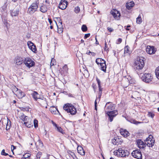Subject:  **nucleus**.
<instances>
[{
	"label": "nucleus",
	"instance_id": "f704fd0d",
	"mask_svg": "<svg viewBox=\"0 0 159 159\" xmlns=\"http://www.w3.org/2000/svg\"><path fill=\"white\" fill-rule=\"evenodd\" d=\"M81 30L83 32H85L87 30V27L85 25H83L81 27Z\"/></svg>",
	"mask_w": 159,
	"mask_h": 159
},
{
	"label": "nucleus",
	"instance_id": "c03bdc74",
	"mask_svg": "<svg viewBox=\"0 0 159 159\" xmlns=\"http://www.w3.org/2000/svg\"><path fill=\"white\" fill-rule=\"evenodd\" d=\"M34 125L35 128L38 127V121L37 120H34Z\"/></svg>",
	"mask_w": 159,
	"mask_h": 159
},
{
	"label": "nucleus",
	"instance_id": "4c0bfd02",
	"mask_svg": "<svg viewBox=\"0 0 159 159\" xmlns=\"http://www.w3.org/2000/svg\"><path fill=\"white\" fill-rule=\"evenodd\" d=\"M104 50L106 51L107 52H108L109 51V48L107 47V43L106 41H105V42Z\"/></svg>",
	"mask_w": 159,
	"mask_h": 159
},
{
	"label": "nucleus",
	"instance_id": "5fc2aeb1",
	"mask_svg": "<svg viewBox=\"0 0 159 159\" xmlns=\"http://www.w3.org/2000/svg\"><path fill=\"white\" fill-rule=\"evenodd\" d=\"M55 60V59H52L51 61V65H54V63L52 62V61H53V60Z\"/></svg>",
	"mask_w": 159,
	"mask_h": 159
},
{
	"label": "nucleus",
	"instance_id": "f8f14e48",
	"mask_svg": "<svg viewBox=\"0 0 159 159\" xmlns=\"http://www.w3.org/2000/svg\"><path fill=\"white\" fill-rule=\"evenodd\" d=\"M68 4V2L65 0H61L59 4V8L61 10H65Z\"/></svg>",
	"mask_w": 159,
	"mask_h": 159
},
{
	"label": "nucleus",
	"instance_id": "cd10ccee",
	"mask_svg": "<svg viewBox=\"0 0 159 159\" xmlns=\"http://www.w3.org/2000/svg\"><path fill=\"white\" fill-rule=\"evenodd\" d=\"M129 121L131 123H133L136 125H137L139 124H141L143 122H142L138 121L134 119H131L129 120Z\"/></svg>",
	"mask_w": 159,
	"mask_h": 159
},
{
	"label": "nucleus",
	"instance_id": "7c9ffc66",
	"mask_svg": "<svg viewBox=\"0 0 159 159\" xmlns=\"http://www.w3.org/2000/svg\"><path fill=\"white\" fill-rule=\"evenodd\" d=\"M142 20L141 16L139 15L136 19V22L139 24H140L142 23Z\"/></svg>",
	"mask_w": 159,
	"mask_h": 159
},
{
	"label": "nucleus",
	"instance_id": "4be33fe9",
	"mask_svg": "<svg viewBox=\"0 0 159 159\" xmlns=\"http://www.w3.org/2000/svg\"><path fill=\"white\" fill-rule=\"evenodd\" d=\"M129 154V153L128 151L123 150V151H122L121 153L120 154V156H121L122 157H128Z\"/></svg>",
	"mask_w": 159,
	"mask_h": 159
},
{
	"label": "nucleus",
	"instance_id": "79ce46f5",
	"mask_svg": "<svg viewBox=\"0 0 159 159\" xmlns=\"http://www.w3.org/2000/svg\"><path fill=\"white\" fill-rule=\"evenodd\" d=\"M96 80L98 83V86H101V81L97 77H96Z\"/></svg>",
	"mask_w": 159,
	"mask_h": 159
},
{
	"label": "nucleus",
	"instance_id": "8fccbe9b",
	"mask_svg": "<svg viewBox=\"0 0 159 159\" xmlns=\"http://www.w3.org/2000/svg\"><path fill=\"white\" fill-rule=\"evenodd\" d=\"M107 29L110 32H112L113 30L112 28H110L109 27H107Z\"/></svg>",
	"mask_w": 159,
	"mask_h": 159
},
{
	"label": "nucleus",
	"instance_id": "603ef678",
	"mask_svg": "<svg viewBox=\"0 0 159 159\" xmlns=\"http://www.w3.org/2000/svg\"><path fill=\"white\" fill-rule=\"evenodd\" d=\"M98 87L99 89V92H102V88H101V86H98Z\"/></svg>",
	"mask_w": 159,
	"mask_h": 159
},
{
	"label": "nucleus",
	"instance_id": "9d476101",
	"mask_svg": "<svg viewBox=\"0 0 159 159\" xmlns=\"http://www.w3.org/2000/svg\"><path fill=\"white\" fill-rule=\"evenodd\" d=\"M131 154L133 157L137 159H142V158L141 151L139 149H137L134 150Z\"/></svg>",
	"mask_w": 159,
	"mask_h": 159
},
{
	"label": "nucleus",
	"instance_id": "72a5a7b5",
	"mask_svg": "<svg viewBox=\"0 0 159 159\" xmlns=\"http://www.w3.org/2000/svg\"><path fill=\"white\" fill-rule=\"evenodd\" d=\"M148 116L149 117L153 118L155 116V114L152 112L149 111L148 112Z\"/></svg>",
	"mask_w": 159,
	"mask_h": 159
},
{
	"label": "nucleus",
	"instance_id": "f03ea898",
	"mask_svg": "<svg viewBox=\"0 0 159 159\" xmlns=\"http://www.w3.org/2000/svg\"><path fill=\"white\" fill-rule=\"evenodd\" d=\"M144 60L145 58L143 57H139L134 63V68L139 75H141L145 71V70L143 69L145 64Z\"/></svg>",
	"mask_w": 159,
	"mask_h": 159
},
{
	"label": "nucleus",
	"instance_id": "e2e57ef3",
	"mask_svg": "<svg viewBox=\"0 0 159 159\" xmlns=\"http://www.w3.org/2000/svg\"><path fill=\"white\" fill-rule=\"evenodd\" d=\"M27 155H26V154H25V155H24L23 156V157H26V158H28V156H27Z\"/></svg>",
	"mask_w": 159,
	"mask_h": 159
},
{
	"label": "nucleus",
	"instance_id": "c756f323",
	"mask_svg": "<svg viewBox=\"0 0 159 159\" xmlns=\"http://www.w3.org/2000/svg\"><path fill=\"white\" fill-rule=\"evenodd\" d=\"M68 154H66V156L67 157L68 156H69L70 155L73 158H74V157H75V155L74 152H71L70 151H69L67 152Z\"/></svg>",
	"mask_w": 159,
	"mask_h": 159
},
{
	"label": "nucleus",
	"instance_id": "6e6d98bb",
	"mask_svg": "<svg viewBox=\"0 0 159 159\" xmlns=\"http://www.w3.org/2000/svg\"><path fill=\"white\" fill-rule=\"evenodd\" d=\"M63 68L64 69H65V70H66V69L67 70V65H65L63 67Z\"/></svg>",
	"mask_w": 159,
	"mask_h": 159
},
{
	"label": "nucleus",
	"instance_id": "ea45409f",
	"mask_svg": "<svg viewBox=\"0 0 159 159\" xmlns=\"http://www.w3.org/2000/svg\"><path fill=\"white\" fill-rule=\"evenodd\" d=\"M42 153L41 152H39L36 155L37 159H39L41 156Z\"/></svg>",
	"mask_w": 159,
	"mask_h": 159
},
{
	"label": "nucleus",
	"instance_id": "37998d69",
	"mask_svg": "<svg viewBox=\"0 0 159 159\" xmlns=\"http://www.w3.org/2000/svg\"><path fill=\"white\" fill-rule=\"evenodd\" d=\"M118 143L116 141V139H112V143L114 145H116L117 143Z\"/></svg>",
	"mask_w": 159,
	"mask_h": 159
},
{
	"label": "nucleus",
	"instance_id": "4468645a",
	"mask_svg": "<svg viewBox=\"0 0 159 159\" xmlns=\"http://www.w3.org/2000/svg\"><path fill=\"white\" fill-rule=\"evenodd\" d=\"M136 143L138 147L140 149H143L146 146L145 143H144L141 139L137 140Z\"/></svg>",
	"mask_w": 159,
	"mask_h": 159
},
{
	"label": "nucleus",
	"instance_id": "c85d7f7f",
	"mask_svg": "<svg viewBox=\"0 0 159 159\" xmlns=\"http://www.w3.org/2000/svg\"><path fill=\"white\" fill-rule=\"evenodd\" d=\"M11 90L13 93L16 95V93H17L19 89L17 88L16 86H13L11 87Z\"/></svg>",
	"mask_w": 159,
	"mask_h": 159
},
{
	"label": "nucleus",
	"instance_id": "680f3d73",
	"mask_svg": "<svg viewBox=\"0 0 159 159\" xmlns=\"http://www.w3.org/2000/svg\"><path fill=\"white\" fill-rule=\"evenodd\" d=\"M91 55H92V56H95V55H96V54L94 52H92Z\"/></svg>",
	"mask_w": 159,
	"mask_h": 159
},
{
	"label": "nucleus",
	"instance_id": "0e129e2a",
	"mask_svg": "<svg viewBox=\"0 0 159 159\" xmlns=\"http://www.w3.org/2000/svg\"><path fill=\"white\" fill-rule=\"evenodd\" d=\"M26 155H27V156H28V157H30V154L29 153H26Z\"/></svg>",
	"mask_w": 159,
	"mask_h": 159
},
{
	"label": "nucleus",
	"instance_id": "ddd939ff",
	"mask_svg": "<svg viewBox=\"0 0 159 159\" xmlns=\"http://www.w3.org/2000/svg\"><path fill=\"white\" fill-rule=\"evenodd\" d=\"M27 45L29 48L31 50V51L36 53L37 52L36 48L35 45L31 41H28L27 42Z\"/></svg>",
	"mask_w": 159,
	"mask_h": 159
},
{
	"label": "nucleus",
	"instance_id": "7ed1b4c3",
	"mask_svg": "<svg viewBox=\"0 0 159 159\" xmlns=\"http://www.w3.org/2000/svg\"><path fill=\"white\" fill-rule=\"evenodd\" d=\"M63 109L72 115H75L76 113V109L72 104L66 103L63 107Z\"/></svg>",
	"mask_w": 159,
	"mask_h": 159
},
{
	"label": "nucleus",
	"instance_id": "bf43d9fd",
	"mask_svg": "<svg viewBox=\"0 0 159 159\" xmlns=\"http://www.w3.org/2000/svg\"><path fill=\"white\" fill-rule=\"evenodd\" d=\"M92 52H91L90 51H88V52H87L86 54L89 55H90V53L91 54Z\"/></svg>",
	"mask_w": 159,
	"mask_h": 159
},
{
	"label": "nucleus",
	"instance_id": "338daca9",
	"mask_svg": "<svg viewBox=\"0 0 159 159\" xmlns=\"http://www.w3.org/2000/svg\"><path fill=\"white\" fill-rule=\"evenodd\" d=\"M45 2L48 4L50 3L49 0H45Z\"/></svg>",
	"mask_w": 159,
	"mask_h": 159
},
{
	"label": "nucleus",
	"instance_id": "412c9836",
	"mask_svg": "<svg viewBox=\"0 0 159 159\" xmlns=\"http://www.w3.org/2000/svg\"><path fill=\"white\" fill-rule=\"evenodd\" d=\"M19 12V9H16L11 11V13L12 16H16L18 15Z\"/></svg>",
	"mask_w": 159,
	"mask_h": 159
},
{
	"label": "nucleus",
	"instance_id": "69168bd1",
	"mask_svg": "<svg viewBox=\"0 0 159 159\" xmlns=\"http://www.w3.org/2000/svg\"><path fill=\"white\" fill-rule=\"evenodd\" d=\"M21 159H30V158H26L24 157H22Z\"/></svg>",
	"mask_w": 159,
	"mask_h": 159
},
{
	"label": "nucleus",
	"instance_id": "473e14b6",
	"mask_svg": "<svg viewBox=\"0 0 159 159\" xmlns=\"http://www.w3.org/2000/svg\"><path fill=\"white\" fill-rule=\"evenodd\" d=\"M129 47L128 45L126 46L125 47V49H124L125 54V53H128L129 54L130 53V51H129Z\"/></svg>",
	"mask_w": 159,
	"mask_h": 159
},
{
	"label": "nucleus",
	"instance_id": "5701e85b",
	"mask_svg": "<svg viewBox=\"0 0 159 159\" xmlns=\"http://www.w3.org/2000/svg\"><path fill=\"white\" fill-rule=\"evenodd\" d=\"M120 134L122 135L123 136L125 137H127L129 135V132L126 130H122L120 131Z\"/></svg>",
	"mask_w": 159,
	"mask_h": 159
},
{
	"label": "nucleus",
	"instance_id": "2eb2a0df",
	"mask_svg": "<svg viewBox=\"0 0 159 159\" xmlns=\"http://www.w3.org/2000/svg\"><path fill=\"white\" fill-rule=\"evenodd\" d=\"M31 94L33 98L35 101L38 100L39 98L41 96L39 95L37 92L35 91H33Z\"/></svg>",
	"mask_w": 159,
	"mask_h": 159
},
{
	"label": "nucleus",
	"instance_id": "423d86ee",
	"mask_svg": "<svg viewBox=\"0 0 159 159\" xmlns=\"http://www.w3.org/2000/svg\"><path fill=\"white\" fill-rule=\"evenodd\" d=\"M145 143L148 147H152L155 143V140L153 138V136L150 135L149 137L147 138L145 141Z\"/></svg>",
	"mask_w": 159,
	"mask_h": 159
},
{
	"label": "nucleus",
	"instance_id": "6ab92c4d",
	"mask_svg": "<svg viewBox=\"0 0 159 159\" xmlns=\"http://www.w3.org/2000/svg\"><path fill=\"white\" fill-rule=\"evenodd\" d=\"M78 152L82 156L85 155V151L83 148L80 146H78L77 148Z\"/></svg>",
	"mask_w": 159,
	"mask_h": 159
},
{
	"label": "nucleus",
	"instance_id": "bb28decb",
	"mask_svg": "<svg viewBox=\"0 0 159 159\" xmlns=\"http://www.w3.org/2000/svg\"><path fill=\"white\" fill-rule=\"evenodd\" d=\"M24 124L27 127L30 128L33 126L32 123H31V120H28L25 122H24Z\"/></svg>",
	"mask_w": 159,
	"mask_h": 159
},
{
	"label": "nucleus",
	"instance_id": "3c124183",
	"mask_svg": "<svg viewBox=\"0 0 159 159\" xmlns=\"http://www.w3.org/2000/svg\"><path fill=\"white\" fill-rule=\"evenodd\" d=\"M92 86L94 89V90L95 92L96 91V86L95 85H94L93 84Z\"/></svg>",
	"mask_w": 159,
	"mask_h": 159
},
{
	"label": "nucleus",
	"instance_id": "e433bc0d",
	"mask_svg": "<svg viewBox=\"0 0 159 159\" xmlns=\"http://www.w3.org/2000/svg\"><path fill=\"white\" fill-rule=\"evenodd\" d=\"M80 8L78 6L75 7V8L74 11L76 13H78L80 12Z\"/></svg>",
	"mask_w": 159,
	"mask_h": 159
},
{
	"label": "nucleus",
	"instance_id": "09e8293b",
	"mask_svg": "<svg viewBox=\"0 0 159 159\" xmlns=\"http://www.w3.org/2000/svg\"><path fill=\"white\" fill-rule=\"evenodd\" d=\"M97 99L95 100V103H94V106H95V109L96 110H97Z\"/></svg>",
	"mask_w": 159,
	"mask_h": 159
},
{
	"label": "nucleus",
	"instance_id": "c9c22d12",
	"mask_svg": "<svg viewBox=\"0 0 159 159\" xmlns=\"http://www.w3.org/2000/svg\"><path fill=\"white\" fill-rule=\"evenodd\" d=\"M57 130L59 132L63 134L65 133L63 131V129L60 127H57Z\"/></svg>",
	"mask_w": 159,
	"mask_h": 159
},
{
	"label": "nucleus",
	"instance_id": "052dcab7",
	"mask_svg": "<svg viewBox=\"0 0 159 159\" xmlns=\"http://www.w3.org/2000/svg\"><path fill=\"white\" fill-rule=\"evenodd\" d=\"M52 109H56L57 110V109H56V108H54V107H52V108H51V109H50V111H51V112H52Z\"/></svg>",
	"mask_w": 159,
	"mask_h": 159
},
{
	"label": "nucleus",
	"instance_id": "a211bd4d",
	"mask_svg": "<svg viewBox=\"0 0 159 159\" xmlns=\"http://www.w3.org/2000/svg\"><path fill=\"white\" fill-rule=\"evenodd\" d=\"M15 62L17 65H20L22 64L24 61L22 58L19 57H17L15 58Z\"/></svg>",
	"mask_w": 159,
	"mask_h": 159
},
{
	"label": "nucleus",
	"instance_id": "0eeeda50",
	"mask_svg": "<svg viewBox=\"0 0 159 159\" xmlns=\"http://www.w3.org/2000/svg\"><path fill=\"white\" fill-rule=\"evenodd\" d=\"M152 79V77L151 74L145 73L142 75L141 79L142 80L147 83L151 82Z\"/></svg>",
	"mask_w": 159,
	"mask_h": 159
},
{
	"label": "nucleus",
	"instance_id": "b1692460",
	"mask_svg": "<svg viewBox=\"0 0 159 159\" xmlns=\"http://www.w3.org/2000/svg\"><path fill=\"white\" fill-rule=\"evenodd\" d=\"M134 2L131 1L126 4V7L128 9L130 10L134 6Z\"/></svg>",
	"mask_w": 159,
	"mask_h": 159
},
{
	"label": "nucleus",
	"instance_id": "774afa93",
	"mask_svg": "<svg viewBox=\"0 0 159 159\" xmlns=\"http://www.w3.org/2000/svg\"><path fill=\"white\" fill-rule=\"evenodd\" d=\"M117 151H114V155H117Z\"/></svg>",
	"mask_w": 159,
	"mask_h": 159
},
{
	"label": "nucleus",
	"instance_id": "dca6fc26",
	"mask_svg": "<svg viewBox=\"0 0 159 159\" xmlns=\"http://www.w3.org/2000/svg\"><path fill=\"white\" fill-rule=\"evenodd\" d=\"M111 13L115 19L117 20L119 19L120 15V13L117 10L115 11H111Z\"/></svg>",
	"mask_w": 159,
	"mask_h": 159
},
{
	"label": "nucleus",
	"instance_id": "aec40b11",
	"mask_svg": "<svg viewBox=\"0 0 159 159\" xmlns=\"http://www.w3.org/2000/svg\"><path fill=\"white\" fill-rule=\"evenodd\" d=\"M20 118L24 122H25L28 120H30V119L28 116H26L23 113H21Z\"/></svg>",
	"mask_w": 159,
	"mask_h": 159
},
{
	"label": "nucleus",
	"instance_id": "13d9d810",
	"mask_svg": "<svg viewBox=\"0 0 159 159\" xmlns=\"http://www.w3.org/2000/svg\"><path fill=\"white\" fill-rule=\"evenodd\" d=\"M95 40H96V43H95L96 44H97V45H98L99 44V42L97 41V38H96V37L95 38Z\"/></svg>",
	"mask_w": 159,
	"mask_h": 159
},
{
	"label": "nucleus",
	"instance_id": "a19ab883",
	"mask_svg": "<svg viewBox=\"0 0 159 159\" xmlns=\"http://www.w3.org/2000/svg\"><path fill=\"white\" fill-rule=\"evenodd\" d=\"M1 154L2 155L5 156L8 155V153H7L5 152V151L4 149H3L2 150V152H1Z\"/></svg>",
	"mask_w": 159,
	"mask_h": 159
},
{
	"label": "nucleus",
	"instance_id": "9b49d317",
	"mask_svg": "<svg viewBox=\"0 0 159 159\" xmlns=\"http://www.w3.org/2000/svg\"><path fill=\"white\" fill-rule=\"evenodd\" d=\"M157 48L153 46H147L146 48V51L149 54H154L157 51Z\"/></svg>",
	"mask_w": 159,
	"mask_h": 159
},
{
	"label": "nucleus",
	"instance_id": "393cba45",
	"mask_svg": "<svg viewBox=\"0 0 159 159\" xmlns=\"http://www.w3.org/2000/svg\"><path fill=\"white\" fill-rule=\"evenodd\" d=\"M5 121L6 122H7L6 127V129L7 130H8L10 129L11 126V122L10 120H9L8 118H7V120H6L5 119H4Z\"/></svg>",
	"mask_w": 159,
	"mask_h": 159
},
{
	"label": "nucleus",
	"instance_id": "20e7f679",
	"mask_svg": "<svg viewBox=\"0 0 159 159\" xmlns=\"http://www.w3.org/2000/svg\"><path fill=\"white\" fill-rule=\"evenodd\" d=\"M96 62L98 65H100V69L104 72H106L107 66L106 61L101 58H98L96 60Z\"/></svg>",
	"mask_w": 159,
	"mask_h": 159
},
{
	"label": "nucleus",
	"instance_id": "58836bf2",
	"mask_svg": "<svg viewBox=\"0 0 159 159\" xmlns=\"http://www.w3.org/2000/svg\"><path fill=\"white\" fill-rule=\"evenodd\" d=\"M38 142H39V146L41 148H42L43 146V142L39 139L38 140Z\"/></svg>",
	"mask_w": 159,
	"mask_h": 159
},
{
	"label": "nucleus",
	"instance_id": "a18cd8bd",
	"mask_svg": "<svg viewBox=\"0 0 159 159\" xmlns=\"http://www.w3.org/2000/svg\"><path fill=\"white\" fill-rule=\"evenodd\" d=\"M90 34L89 33L85 34L84 37V39H86L87 38L89 37L90 36Z\"/></svg>",
	"mask_w": 159,
	"mask_h": 159
},
{
	"label": "nucleus",
	"instance_id": "f3484780",
	"mask_svg": "<svg viewBox=\"0 0 159 159\" xmlns=\"http://www.w3.org/2000/svg\"><path fill=\"white\" fill-rule=\"evenodd\" d=\"M15 95L19 98H21L25 96L24 93L20 89L18 90V91L17 92V93H16Z\"/></svg>",
	"mask_w": 159,
	"mask_h": 159
},
{
	"label": "nucleus",
	"instance_id": "a878e982",
	"mask_svg": "<svg viewBox=\"0 0 159 159\" xmlns=\"http://www.w3.org/2000/svg\"><path fill=\"white\" fill-rule=\"evenodd\" d=\"M48 10V8L46 6L43 5L40 7V11L43 13L46 12Z\"/></svg>",
	"mask_w": 159,
	"mask_h": 159
},
{
	"label": "nucleus",
	"instance_id": "864d4df0",
	"mask_svg": "<svg viewBox=\"0 0 159 159\" xmlns=\"http://www.w3.org/2000/svg\"><path fill=\"white\" fill-rule=\"evenodd\" d=\"M48 21H49V23H50V25H51V24L52 23V20L51 19H50V18H48Z\"/></svg>",
	"mask_w": 159,
	"mask_h": 159
},
{
	"label": "nucleus",
	"instance_id": "f257e3e1",
	"mask_svg": "<svg viewBox=\"0 0 159 159\" xmlns=\"http://www.w3.org/2000/svg\"><path fill=\"white\" fill-rule=\"evenodd\" d=\"M105 107L106 108L105 112L108 116V119L110 122H112L113 118L118 114L117 111L116 110L111 111L115 109V104L108 102L106 103Z\"/></svg>",
	"mask_w": 159,
	"mask_h": 159
},
{
	"label": "nucleus",
	"instance_id": "39448f33",
	"mask_svg": "<svg viewBox=\"0 0 159 159\" xmlns=\"http://www.w3.org/2000/svg\"><path fill=\"white\" fill-rule=\"evenodd\" d=\"M38 7V4L37 2L32 3L28 8L27 13L30 14H33L37 11Z\"/></svg>",
	"mask_w": 159,
	"mask_h": 159
},
{
	"label": "nucleus",
	"instance_id": "de8ad7c7",
	"mask_svg": "<svg viewBox=\"0 0 159 159\" xmlns=\"http://www.w3.org/2000/svg\"><path fill=\"white\" fill-rule=\"evenodd\" d=\"M122 41V39L121 38H119L118 39L116 43L117 44L120 43Z\"/></svg>",
	"mask_w": 159,
	"mask_h": 159
},
{
	"label": "nucleus",
	"instance_id": "2f4dec72",
	"mask_svg": "<svg viewBox=\"0 0 159 159\" xmlns=\"http://www.w3.org/2000/svg\"><path fill=\"white\" fill-rule=\"evenodd\" d=\"M155 72L157 78L159 79V66L156 69Z\"/></svg>",
	"mask_w": 159,
	"mask_h": 159
},
{
	"label": "nucleus",
	"instance_id": "4d7b16f0",
	"mask_svg": "<svg viewBox=\"0 0 159 159\" xmlns=\"http://www.w3.org/2000/svg\"><path fill=\"white\" fill-rule=\"evenodd\" d=\"M123 150H121V149L119 148L118 150V151L119 152V153L121 154L122 151Z\"/></svg>",
	"mask_w": 159,
	"mask_h": 159
},
{
	"label": "nucleus",
	"instance_id": "6e6552de",
	"mask_svg": "<svg viewBox=\"0 0 159 159\" xmlns=\"http://www.w3.org/2000/svg\"><path fill=\"white\" fill-rule=\"evenodd\" d=\"M24 63L27 67L29 68L35 65L34 61L29 57L25 58L24 61Z\"/></svg>",
	"mask_w": 159,
	"mask_h": 159
},
{
	"label": "nucleus",
	"instance_id": "49530a36",
	"mask_svg": "<svg viewBox=\"0 0 159 159\" xmlns=\"http://www.w3.org/2000/svg\"><path fill=\"white\" fill-rule=\"evenodd\" d=\"M4 24L5 25L6 27L7 28V29H8V26L9 25V23L6 21V22H4Z\"/></svg>",
	"mask_w": 159,
	"mask_h": 159
},
{
	"label": "nucleus",
	"instance_id": "1a4fd4ad",
	"mask_svg": "<svg viewBox=\"0 0 159 159\" xmlns=\"http://www.w3.org/2000/svg\"><path fill=\"white\" fill-rule=\"evenodd\" d=\"M38 103L40 105L43 107L47 108V106L48 105V103L46 98H44L42 96L40 97L39 99L38 100Z\"/></svg>",
	"mask_w": 159,
	"mask_h": 159
}]
</instances>
